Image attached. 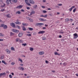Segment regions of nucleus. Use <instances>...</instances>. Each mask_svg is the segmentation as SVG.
<instances>
[{
    "mask_svg": "<svg viewBox=\"0 0 78 78\" xmlns=\"http://www.w3.org/2000/svg\"><path fill=\"white\" fill-rule=\"evenodd\" d=\"M26 18L27 20H29L30 21V22H33V20L31 19L29 17H27Z\"/></svg>",
    "mask_w": 78,
    "mask_h": 78,
    "instance_id": "1",
    "label": "nucleus"
},
{
    "mask_svg": "<svg viewBox=\"0 0 78 78\" xmlns=\"http://www.w3.org/2000/svg\"><path fill=\"white\" fill-rule=\"evenodd\" d=\"M44 25V24L42 23H37L35 24V26H42Z\"/></svg>",
    "mask_w": 78,
    "mask_h": 78,
    "instance_id": "2",
    "label": "nucleus"
},
{
    "mask_svg": "<svg viewBox=\"0 0 78 78\" xmlns=\"http://www.w3.org/2000/svg\"><path fill=\"white\" fill-rule=\"evenodd\" d=\"M12 31L13 32H14V33H16L19 32V31L17 30L12 29Z\"/></svg>",
    "mask_w": 78,
    "mask_h": 78,
    "instance_id": "3",
    "label": "nucleus"
},
{
    "mask_svg": "<svg viewBox=\"0 0 78 78\" xmlns=\"http://www.w3.org/2000/svg\"><path fill=\"white\" fill-rule=\"evenodd\" d=\"M29 0H25V2L26 3V4H27V5H28V6H31V4H30L29 3V2H28Z\"/></svg>",
    "mask_w": 78,
    "mask_h": 78,
    "instance_id": "4",
    "label": "nucleus"
},
{
    "mask_svg": "<svg viewBox=\"0 0 78 78\" xmlns=\"http://www.w3.org/2000/svg\"><path fill=\"white\" fill-rule=\"evenodd\" d=\"M73 36L74 37V39H76L78 37V35L76 33L73 34Z\"/></svg>",
    "mask_w": 78,
    "mask_h": 78,
    "instance_id": "5",
    "label": "nucleus"
},
{
    "mask_svg": "<svg viewBox=\"0 0 78 78\" xmlns=\"http://www.w3.org/2000/svg\"><path fill=\"white\" fill-rule=\"evenodd\" d=\"M18 69H19V70H23H23H24V68L23 67H19L18 68Z\"/></svg>",
    "mask_w": 78,
    "mask_h": 78,
    "instance_id": "6",
    "label": "nucleus"
},
{
    "mask_svg": "<svg viewBox=\"0 0 78 78\" xmlns=\"http://www.w3.org/2000/svg\"><path fill=\"white\" fill-rule=\"evenodd\" d=\"M44 54V51H41L39 52V54L40 55H42Z\"/></svg>",
    "mask_w": 78,
    "mask_h": 78,
    "instance_id": "7",
    "label": "nucleus"
},
{
    "mask_svg": "<svg viewBox=\"0 0 78 78\" xmlns=\"http://www.w3.org/2000/svg\"><path fill=\"white\" fill-rule=\"evenodd\" d=\"M5 51H6V52H7V53H8V54H10V50H8V49H7L5 50Z\"/></svg>",
    "mask_w": 78,
    "mask_h": 78,
    "instance_id": "8",
    "label": "nucleus"
},
{
    "mask_svg": "<svg viewBox=\"0 0 78 78\" xmlns=\"http://www.w3.org/2000/svg\"><path fill=\"white\" fill-rule=\"evenodd\" d=\"M29 2L30 3H31V4H34L35 3L34 1L33 0H29Z\"/></svg>",
    "mask_w": 78,
    "mask_h": 78,
    "instance_id": "9",
    "label": "nucleus"
},
{
    "mask_svg": "<svg viewBox=\"0 0 78 78\" xmlns=\"http://www.w3.org/2000/svg\"><path fill=\"white\" fill-rule=\"evenodd\" d=\"M10 25H11V26L12 27H15V23H10Z\"/></svg>",
    "mask_w": 78,
    "mask_h": 78,
    "instance_id": "10",
    "label": "nucleus"
},
{
    "mask_svg": "<svg viewBox=\"0 0 78 78\" xmlns=\"http://www.w3.org/2000/svg\"><path fill=\"white\" fill-rule=\"evenodd\" d=\"M54 54L55 55H58V56H60V55H61L60 54L58 53V52H57L56 51H55L54 52Z\"/></svg>",
    "mask_w": 78,
    "mask_h": 78,
    "instance_id": "11",
    "label": "nucleus"
},
{
    "mask_svg": "<svg viewBox=\"0 0 78 78\" xmlns=\"http://www.w3.org/2000/svg\"><path fill=\"white\" fill-rule=\"evenodd\" d=\"M45 33V31H41L38 32V34H43V33Z\"/></svg>",
    "mask_w": 78,
    "mask_h": 78,
    "instance_id": "12",
    "label": "nucleus"
},
{
    "mask_svg": "<svg viewBox=\"0 0 78 78\" xmlns=\"http://www.w3.org/2000/svg\"><path fill=\"white\" fill-rule=\"evenodd\" d=\"M35 14V11H32L31 12H30V15H33V14Z\"/></svg>",
    "mask_w": 78,
    "mask_h": 78,
    "instance_id": "13",
    "label": "nucleus"
},
{
    "mask_svg": "<svg viewBox=\"0 0 78 78\" xmlns=\"http://www.w3.org/2000/svg\"><path fill=\"white\" fill-rule=\"evenodd\" d=\"M39 20H40L41 21H47V20H44V19H43L42 18H40L39 19Z\"/></svg>",
    "mask_w": 78,
    "mask_h": 78,
    "instance_id": "14",
    "label": "nucleus"
},
{
    "mask_svg": "<svg viewBox=\"0 0 78 78\" xmlns=\"http://www.w3.org/2000/svg\"><path fill=\"white\" fill-rule=\"evenodd\" d=\"M22 35H23V34H22V33H20L18 34V36L20 37H22Z\"/></svg>",
    "mask_w": 78,
    "mask_h": 78,
    "instance_id": "15",
    "label": "nucleus"
},
{
    "mask_svg": "<svg viewBox=\"0 0 78 78\" xmlns=\"http://www.w3.org/2000/svg\"><path fill=\"white\" fill-rule=\"evenodd\" d=\"M75 6H73L72 7L69 9V11H72V10L73 8H75Z\"/></svg>",
    "mask_w": 78,
    "mask_h": 78,
    "instance_id": "16",
    "label": "nucleus"
},
{
    "mask_svg": "<svg viewBox=\"0 0 78 78\" xmlns=\"http://www.w3.org/2000/svg\"><path fill=\"white\" fill-rule=\"evenodd\" d=\"M9 2H11V0H7L6 2V3H7V5H9Z\"/></svg>",
    "mask_w": 78,
    "mask_h": 78,
    "instance_id": "17",
    "label": "nucleus"
},
{
    "mask_svg": "<svg viewBox=\"0 0 78 78\" xmlns=\"http://www.w3.org/2000/svg\"><path fill=\"white\" fill-rule=\"evenodd\" d=\"M46 39V37L45 36H43L42 37V40L43 41H45Z\"/></svg>",
    "mask_w": 78,
    "mask_h": 78,
    "instance_id": "18",
    "label": "nucleus"
},
{
    "mask_svg": "<svg viewBox=\"0 0 78 78\" xmlns=\"http://www.w3.org/2000/svg\"><path fill=\"white\" fill-rule=\"evenodd\" d=\"M5 6H6L5 4L3 3L2 4V5L1 6V7H2V8H4Z\"/></svg>",
    "mask_w": 78,
    "mask_h": 78,
    "instance_id": "19",
    "label": "nucleus"
},
{
    "mask_svg": "<svg viewBox=\"0 0 78 78\" xmlns=\"http://www.w3.org/2000/svg\"><path fill=\"white\" fill-rule=\"evenodd\" d=\"M22 29L23 31H26V28H25L24 26H22Z\"/></svg>",
    "mask_w": 78,
    "mask_h": 78,
    "instance_id": "20",
    "label": "nucleus"
},
{
    "mask_svg": "<svg viewBox=\"0 0 78 78\" xmlns=\"http://www.w3.org/2000/svg\"><path fill=\"white\" fill-rule=\"evenodd\" d=\"M16 8H19V9L22 8V6L19 5V6H17L16 7Z\"/></svg>",
    "mask_w": 78,
    "mask_h": 78,
    "instance_id": "21",
    "label": "nucleus"
},
{
    "mask_svg": "<svg viewBox=\"0 0 78 78\" xmlns=\"http://www.w3.org/2000/svg\"><path fill=\"white\" fill-rule=\"evenodd\" d=\"M28 30H30V31H32L33 30V28L31 27L28 28Z\"/></svg>",
    "mask_w": 78,
    "mask_h": 78,
    "instance_id": "22",
    "label": "nucleus"
},
{
    "mask_svg": "<svg viewBox=\"0 0 78 78\" xmlns=\"http://www.w3.org/2000/svg\"><path fill=\"white\" fill-rule=\"evenodd\" d=\"M11 50H12V51H15V49L13 47H12L11 48Z\"/></svg>",
    "mask_w": 78,
    "mask_h": 78,
    "instance_id": "23",
    "label": "nucleus"
},
{
    "mask_svg": "<svg viewBox=\"0 0 78 78\" xmlns=\"http://www.w3.org/2000/svg\"><path fill=\"white\" fill-rule=\"evenodd\" d=\"M3 28H4V29H7V28H8V27L6 25H4Z\"/></svg>",
    "mask_w": 78,
    "mask_h": 78,
    "instance_id": "24",
    "label": "nucleus"
},
{
    "mask_svg": "<svg viewBox=\"0 0 78 78\" xmlns=\"http://www.w3.org/2000/svg\"><path fill=\"white\" fill-rule=\"evenodd\" d=\"M16 14H20L21 12L19 11H18L16 12Z\"/></svg>",
    "mask_w": 78,
    "mask_h": 78,
    "instance_id": "25",
    "label": "nucleus"
},
{
    "mask_svg": "<svg viewBox=\"0 0 78 78\" xmlns=\"http://www.w3.org/2000/svg\"><path fill=\"white\" fill-rule=\"evenodd\" d=\"M19 61H20L21 63L23 62V61H22V59H21V58H19Z\"/></svg>",
    "mask_w": 78,
    "mask_h": 78,
    "instance_id": "26",
    "label": "nucleus"
},
{
    "mask_svg": "<svg viewBox=\"0 0 78 78\" xmlns=\"http://www.w3.org/2000/svg\"><path fill=\"white\" fill-rule=\"evenodd\" d=\"M69 19L68 18H67L65 20V22H69Z\"/></svg>",
    "mask_w": 78,
    "mask_h": 78,
    "instance_id": "27",
    "label": "nucleus"
},
{
    "mask_svg": "<svg viewBox=\"0 0 78 78\" xmlns=\"http://www.w3.org/2000/svg\"><path fill=\"white\" fill-rule=\"evenodd\" d=\"M16 23V24H18V25H20V24H21V23L18 21L16 23Z\"/></svg>",
    "mask_w": 78,
    "mask_h": 78,
    "instance_id": "28",
    "label": "nucleus"
},
{
    "mask_svg": "<svg viewBox=\"0 0 78 78\" xmlns=\"http://www.w3.org/2000/svg\"><path fill=\"white\" fill-rule=\"evenodd\" d=\"M0 36L1 37H3L4 36V34H2L1 33H0Z\"/></svg>",
    "mask_w": 78,
    "mask_h": 78,
    "instance_id": "29",
    "label": "nucleus"
},
{
    "mask_svg": "<svg viewBox=\"0 0 78 78\" xmlns=\"http://www.w3.org/2000/svg\"><path fill=\"white\" fill-rule=\"evenodd\" d=\"M12 2L14 3H17V0H12Z\"/></svg>",
    "mask_w": 78,
    "mask_h": 78,
    "instance_id": "30",
    "label": "nucleus"
},
{
    "mask_svg": "<svg viewBox=\"0 0 78 78\" xmlns=\"http://www.w3.org/2000/svg\"><path fill=\"white\" fill-rule=\"evenodd\" d=\"M2 63H4V64H5V65L7 64L6 63V62H5L4 60L2 61Z\"/></svg>",
    "mask_w": 78,
    "mask_h": 78,
    "instance_id": "31",
    "label": "nucleus"
},
{
    "mask_svg": "<svg viewBox=\"0 0 78 78\" xmlns=\"http://www.w3.org/2000/svg\"><path fill=\"white\" fill-rule=\"evenodd\" d=\"M10 16V14H8L6 15V16L7 17H9V18L11 17V16Z\"/></svg>",
    "mask_w": 78,
    "mask_h": 78,
    "instance_id": "32",
    "label": "nucleus"
},
{
    "mask_svg": "<svg viewBox=\"0 0 78 78\" xmlns=\"http://www.w3.org/2000/svg\"><path fill=\"white\" fill-rule=\"evenodd\" d=\"M5 26V24H1V27H4Z\"/></svg>",
    "mask_w": 78,
    "mask_h": 78,
    "instance_id": "33",
    "label": "nucleus"
},
{
    "mask_svg": "<svg viewBox=\"0 0 78 78\" xmlns=\"http://www.w3.org/2000/svg\"><path fill=\"white\" fill-rule=\"evenodd\" d=\"M19 42L20 43H23V41L21 40H19Z\"/></svg>",
    "mask_w": 78,
    "mask_h": 78,
    "instance_id": "34",
    "label": "nucleus"
},
{
    "mask_svg": "<svg viewBox=\"0 0 78 78\" xmlns=\"http://www.w3.org/2000/svg\"><path fill=\"white\" fill-rule=\"evenodd\" d=\"M30 50L31 51H33L34 50V48H30Z\"/></svg>",
    "mask_w": 78,
    "mask_h": 78,
    "instance_id": "35",
    "label": "nucleus"
},
{
    "mask_svg": "<svg viewBox=\"0 0 78 78\" xmlns=\"http://www.w3.org/2000/svg\"><path fill=\"white\" fill-rule=\"evenodd\" d=\"M64 32V31H62V30L59 33H62V34H63Z\"/></svg>",
    "mask_w": 78,
    "mask_h": 78,
    "instance_id": "36",
    "label": "nucleus"
},
{
    "mask_svg": "<svg viewBox=\"0 0 78 78\" xmlns=\"http://www.w3.org/2000/svg\"><path fill=\"white\" fill-rule=\"evenodd\" d=\"M20 39H19V38H16V42H18V41H20Z\"/></svg>",
    "mask_w": 78,
    "mask_h": 78,
    "instance_id": "37",
    "label": "nucleus"
},
{
    "mask_svg": "<svg viewBox=\"0 0 78 78\" xmlns=\"http://www.w3.org/2000/svg\"><path fill=\"white\" fill-rule=\"evenodd\" d=\"M47 12L45 10H43V13H46V12Z\"/></svg>",
    "mask_w": 78,
    "mask_h": 78,
    "instance_id": "38",
    "label": "nucleus"
},
{
    "mask_svg": "<svg viewBox=\"0 0 78 78\" xmlns=\"http://www.w3.org/2000/svg\"><path fill=\"white\" fill-rule=\"evenodd\" d=\"M14 34L12 33V32L10 33V36H12V35H14Z\"/></svg>",
    "mask_w": 78,
    "mask_h": 78,
    "instance_id": "39",
    "label": "nucleus"
},
{
    "mask_svg": "<svg viewBox=\"0 0 78 78\" xmlns=\"http://www.w3.org/2000/svg\"><path fill=\"white\" fill-rule=\"evenodd\" d=\"M76 8H75L73 10V12H75V11H76Z\"/></svg>",
    "mask_w": 78,
    "mask_h": 78,
    "instance_id": "40",
    "label": "nucleus"
},
{
    "mask_svg": "<svg viewBox=\"0 0 78 78\" xmlns=\"http://www.w3.org/2000/svg\"><path fill=\"white\" fill-rule=\"evenodd\" d=\"M22 45H23V46H26L27 45V44H22Z\"/></svg>",
    "mask_w": 78,
    "mask_h": 78,
    "instance_id": "41",
    "label": "nucleus"
},
{
    "mask_svg": "<svg viewBox=\"0 0 78 78\" xmlns=\"http://www.w3.org/2000/svg\"><path fill=\"white\" fill-rule=\"evenodd\" d=\"M2 75H6V73H2Z\"/></svg>",
    "mask_w": 78,
    "mask_h": 78,
    "instance_id": "42",
    "label": "nucleus"
},
{
    "mask_svg": "<svg viewBox=\"0 0 78 78\" xmlns=\"http://www.w3.org/2000/svg\"><path fill=\"white\" fill-rule=\"evenodd\" d=\"M37 5H36L34 6V8H35V9L37 8Z\"/></svg>",
    "mask_w": 78,
    "mask_h": 78,
    "instance_id": "43",
    "label": "nucleus"
},
{
    "mask_svg": "<svg viewBox=\"0 0 78 78\" xmlns=\"http://www.w3.org/2000/svg\"><path fill=\"white\" fill-rule=\"evenodd\" d=\"M1 11H2V12H3V11H5V9H2L1 10Z\"/></svg>",
    "mask_w": 78,
    "mask_h": 78,
    "instance_id": "44",
    "label": "nucleus"
},
{
    "mask_svg": "<svg viewBox=\"0 0 78 78\" xmlns=\"http://www.w3.org/2000/svg\"><path fill=\"white\" fill-rule=\"evenodd\" d=\"M3 58H4V57L3 56H2L1 57V59H3Z\"/></svg>",
    "mask_w": 78,
    "mask_h": 78,
    "instance_id": "45",
    "label": "nucleus"
},
{
    "mask_svg": "<svg viewBox=\"0 0 78 78\" xmlns=\"http://www.w3.org/2000/svg\"><path fill=\"white\" fill-rule=\"evenodd\" d=\"M9 77L10 78H12V75H9Z\"/></svg>",
    "mask_w": 78,
    "mask_h": 78,
    "instance_id": "46",
    "label": "nucleus"
},
{
    "mask_svg": "<svg viewBox=\"0 0 78 78\" xmlns=\"http://www.w3.org/2000/svg\"><path fill=\"white\" fill-rule=\"evenodd\" d=\"M11 65H14L15 64V63L14 62H12L11 63Z\"/></svg>",
    "mask_w": 78,
    "mask_h": 78,
    "instance_id": "47",
    "label": "nucleus"
},
{
    "mask_svg": "<svg viewBox=\"0 0 78 78\" xmlns=\"http://www.w3.org/2000/svg\"><path fill=\"white\" fill-rule=\"evenodd\" d=\"M17 27L19 28V29H20V27H19L18 25H17L16 26Z\"/></svg>",
    "mask_w": 78,
    "mask_h": 78,
    "instance_id": "48",
    "label": "nucleus"
},
{
    "mask_svg": "<svg viewBox=\"0 0 78 78\" xmlns=\"http://www.w3.org/2000/svg\"><path fill=\"white\" fill-rule=\"evenodd\" d=\"M27 36H31V34H27Z\"/></svg>",
    "mask_w": 78,
    "mask_h": 78,
    "instance_id": "49",
    "label": "nucleus"
},
{
    "mask_svg": "<svg viewBox=\"0 0 78 78\" xmlns=\"http://www.w3.org/2000/svg\"><path fill=\"white\" fill-rule=\"evenodd\" d=\"M45 62H46V64H48V62L47 60L45 61Z\"/></svg>",
    "mask_w": 78,
    "mask_h": 78,
    "instance_id": "50",
    "label": "nucleus"
},
{
    "mask_svg": "<svg viewBox=\"0 0 78 78\" xmlns=\"http://www.w3.org/2000/svg\"><path fill=\"white\" fill-rule=\"evenodd\" d=\"M58 6H62V4H58Z\"/></svg>",
    "mask_w": 78,
    "mask_h": 78,
    "instance_id": "51",
    "label": "nucleus"
},
{
    "mask_svg": "<svg viewBox=\"0 0 78 78\" xmlns=\"http://www.w3.org/2000/svg\"><path fill=\"white\" fill-rule=\"evenodd\" d=\"M40 16L41 17H44V16L42 15H40Z\"/></svg>",
    "mask_w": 78,
    "mask_h": 78,
    "instance_id": "52",
    "label": "nucleus"
},
{
    "mask_svg": "<svg viewBox=\"0 0 78 78\" xmlns=\"http://www.w3.org/2000/svg\"><path fill=\"white\" fill-rule=\"evenodd\" d=\"M71 22H73V19H70L69 20Z\"/></svg>",
    "mask_w": 78,
    "mask_h": 78,
    "instance_id": "53",
    "label": "nucleus"
},
{
    "mask_svg": "<svg viewBox=\"0 0 78 78\" xmlns=\"http://www.w3.org/2000/svg\"><path fill=\"white\" fill-rule=\"evenodd\" d=\"M47 17V15H46L45 16H44V18H46Z\"/></svg>",
    "mask_w": 78,
    "mask_h": 78,
    "instance_id": "54",
    "label": "nucleus"
},
{
    "mask_svg": "<svg viewBox=\"0 0 78 78\" xmlns=\"http://www.w3.org/2000/svg\"><path fill=\"white\" fill-rule=\"evenodd\" d=\"M67 63H64V64H63V65L64 66H66V65H67Z\"/></svg>",
    "mask_w": 78,
    "mask_h": 78,
    "instance_id": "55",
    "label": "nucleus"
},
{
    "mask_svg": "<svg viewBox=\"0 0 78 78\" xmlns=\"http://www.w3.org/2000/svg\"><path fill=\"white\" fill-rule=\"evenodd\" d=\"M21 11H22V12H24L25 11H24V10L23 9H21Z\"/></svg>",
    "mask_w": 78,
    "mask_h": 78,
    "instance_id": "56",
    "label": "nucleus"
},
{
    "mask_svg": "<svg viewBox=\"0 0 78 78\" xmlns=\"http://www.w3.org/2000/svg\"><path fill=\"white\" fill-rule=\"evenodd\" d=\"M41 7L42 8H45V7L44 6H42Z\"/></svg>",
    "mask_w": 78,
    "mask_h": 78,
    "instance_id": "57",
    "label": "nucleus"
},
{
    "mask_svg": "<svg viewBox=\"0 0 78 78\" xmlns=\"http://www.w3.org/2000/svg\"><path fill=\"white\" fill-rule=\"evenodd\" d=\"M22 25H23V26H25V23H22Z\"/></svg>",
    "mask_w": 78,
    "mask_h": 78,
    "instance_id": "58",
    "label": "nucleus"
},
{
    "mask_svg": "<svg viewBox=\"0 0 78 78\" xmlns=\"http://www.w3.org/2000/svg\"><path fill=\"white\" fill-rule=\"evenodd\" d=\"M28 24L27 23H25V26H28Z\"/></svg>",
    "mask_w": 78,
    "mask_h": 78,
    "instance_id": "59",
    "label": "nucleus"
},
{
    "mask_svg": "<svg viewBox=\"0 0 78 78\" xmlns=\"http://www.w3.org/2000/svg\"><path fill=\"white\" fill-rule=\"evenodd\" d=\"M27 9H30V7H27Z\"/></svg>",
    "mask_w": 78,
    "mask_h": 78,
    "instance_id": "60",
    "label": "nucleus"
},
{
    "mask_svg": "<svg viewBox=\"0 0 78 78\" xmlns=\"http://www.w3.org/2000/svg\"><path fill=\"white\" fill-rule=\"evenodd\" d=\"M49 15V16H52V14H51V13H50Z\"/></svg>",
    "mask_w": 78,
    "mask_h": 78,
    "instance_id": "61",
    "label": "nucleus"
},
{
    "mask_svg": "<svg viewBox=\"0 0 78 78\" xmlns=\"http://www.w3.org/2000/svg\"><path fill=\"white\" fill-rule=\"evenodd\" d=\"M36 33H34L33 34V35H36Z\"/></svg>",
    "mask_w": 78,
    "mask_h": 78,
    "instance_id": "62",
    "label": "nucleus"
},
{
    "mask_svg": "<svg viewBox=\"0 0 78 78\" xmlns=\"http://www.w3.org/2000/svg\"><path fill=\"white\" fill-rule=\"evenodd\" d=\"M52 72H53V73H55V71L52 70Z\"/></svg>",
    "mask_w": 78,
    "mask_h": 78,
    "instance_id": "63",
    "label": "nucleus"
},
{
    "mask_svg": "<svg viewBox=\"0 0 78 78\" xmlns=\"http://www.w3.org/2000/svg\"><path fill=\"white\" fill-rule=\"evenodd\" d=\"M20 66H23V64H20Z\"/></svg>",
    "mask_w": 78,
    "mask_h": 78,
    "instance_id": "64",
    "label": "nucleus"
}]
</instances>
